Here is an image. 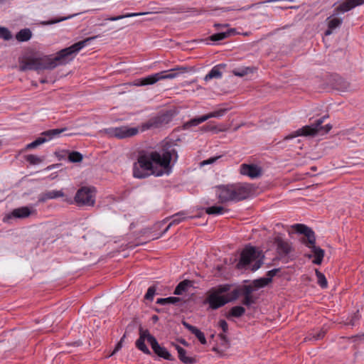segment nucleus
<instances>
[{"mask_svg":"<svg viewBox=\"0 0 364 364\" xmlns=\"http://www.w3.org/2000/svg\"><path fill=\"white\" fill-rule=\"evenodd\" d=\"M176 146L173 141L165 139L161 141L159 151L140 153L133 166L134 177L144 178L150 175H168L171 171V162L174 164L178 159Z\"/></svg>","mask_w":364,"mask_h":364,"instance_id":"nucleus-1","label":"nucleus"},{"mask_svg":"<svg viewBox=\"0 0 364 364\" xmlns=\"http://www.w3.org/2000/svg\"><path fill=\"white\" fill-rule=\"evenodd\" d=\"M97 38V36L89 37L75 43L70 47L60 50L54 58L46 55L42 58H29L20 64L19 69L21 71L51 70L58 65H65L73 60L79 51L87 45L88 42Z\"/></svg>","mask_w":364,"mask_h":364,"instance_id":"nucleus-2","label":"nucleus"},{"mask_svg":"<svg viewBox=\"0 0 364 364\" xmlns=\"http://www.w3.org/2000/svg\"><path fill=\"white\" fill-rule=\"evenodd\" d=\"M150 344L151 348L154 352L159 357L167 360H173V358L171 354L168 351V350L161 346L155 337L150 334L148 330H144L140 328L139 329V338L136 341V348L142 351L144 353L150 355L151 352L145 344V341Z\"/></svg>","mask_w":364,"mask_h":364,"instance_id":"nucleus-3","label":"nucleus"},{"mask_svg":"<svg viewBox=\"0 0 364 364\" xmlns=\"http://www.w3.org/2000/svg\"><path fill=\"white\" fill-rule=\"evenodd\" d=\"M292 228H294L296 232L304 235L301 241L309 248L311 249L314 256L313 263L316 264H321L324 257V251L319 247L316 246V237L314 232L311 228L303 224H295L292 225Z\"/></svg>","mask_w":364,"mask_h":364,"instance_id":"nucleus-4","label":"nucleus"},{"mask_svg":"<svg viewBox=\"0 0 364 364\" xmlns=\"http://www.w3.org/2000/svg\"><path fill=\"white\" fill-rule=\"evenodd\" d=\"M264 255L257 248L252 246L246 247L240 254V258L236 267L239 269H247L252 262L251 270H257L263 262Z\"/></svg>","mask_w":364,"mask_h":364,"instance_id":"nucleus-5","label":"nucleus"},{"mask_svg":"<svg viewBox=\"0 0 364 364\" xmlns=\"http://www.w3.org/2000/svg\"><path fill=\"white\" fill-rule=\"evenodd\" d=\"M326 117V116H323V117L317 119L314 124L306 125L297 129L293 133L286 136L284 139L289 140L299 136H314L320 132H322V134L328 133L331 129L332 126L330 124L321 126Z\"/></svg>","mask_w":364,"mask_h":364,"instance_id":"nucleus-6","label":"nucleus"},{"mask_svg":"<svg viewBox=\"0 0 364 364\" xmlns=\"http://www.w3.org/2000/svg\"><path fill=\"white\" fill-rule=\"evenodd\" d=\"M187 68L184 67H176L168 70H164L159 73H156L150 75H148L144 78H141L136 80L135 85L137 86H144L149 85H153L161 80L166 79H173L178 77V73L186 71Z\"/></svg>","mask_w":364,"mask_h":364,"instance_id":"nucleus-7","label":"nucleus"},{"mask_svg":"<svg viewBox=\"0 0 364 364\" xmlns=\"http://www.w3.org/2000/svg\"><path fill=\"white\" fill-rule=\"evenodd\" d=\"M102 132L109 137L123 139L136 135L139 133V129L137 127L122 126L117 127L106 128L104 129Z\"/></svg>","mask_w":364,"mask_h":364,"instance_id":"nucleus-8","label":"nucleus"},{"mask_svg":"<svg viewBox=\"0 0 364 364\" xmlns=\"http://www.w3.org/2000/svg\"><path fill=\"white\" fill-rule=\"evenodd\" d=\"M75 202L78 206H93L95 203V190L94 188L82 187L75 196Z\"/></svg>","mask_w":364,"mask_h":364,"instance_id":"nucleus-9","label":"nucleus"},{"mask_svg":"<svg viewBox=\"0 0 364 364\" xmlns=\"http://www.w3.org/2000/svg\"><path fill=\"white\" fill-rule=\"evenodd\" d=\"M66 129H54L45 131L41 133V136L34 140L33 142L26 145L27 149H35L37 146L43 144V143L48 141L54 138L58 137L59 135L65 131Z\"/></svg>","mask_w":364,"mask_h":364,"instance_id":"nucleus-10","label":"nucleus"},{"mask_svg":"<svg viewBox=\"0 0 364 364\" xmlns=\"http://www.w3.org/2000/svg\"><path fill=\"white\" fill-rule=\"evenodd\" d=\"M240 173L247 176L251 178H256L261 176L262 170V168L255 164H242L240 166Z\"/></svg>","mask_w":364,"mask_h":364,"instance_id":"nucleus-11","label":"nucleus"},{"mask_svg":"<svg viewBox=\"0 0 364 364\" xmlns=\"http://www.w3.org/2000/svg\"><path fill=\"white\" fill-rule=\"evenodd\" d=\"M232 191L233 201H239L247 198L250 191L248 187L243 184H231Z\"/></svg>","mask_w":364,"mask_h":364,"instance_id":"nucleus-12","label":"nucleus"},{"mask_svg":"<svg viewBox=\"0 0 364 364\" xmlns=\"http://www.w3.org/2000/svg\"><path fill=\"white\" fill-rule=\"evenodd\" d=\"M36 210L33 207L23 206L14 209L8 215L9 218L23 219L36 214Z\"/></svg>","mask_w":364,"mask_h":364,"instance_id":"nucleus-13","label":"nucleus"},{"mask_svg":"<svg viewBox=\"0 0 364 364\" xmlns=\"http://www.w3.org/2000/svg\"><path fill=\"white\" fill-rule=\"evenodd\" d=\"M274 244L277 246V252L281 257L287 256L292 250L291 243L280 236L275 237Z\"/></svg>","mask_w":364,"mask_h":364,"instance_id":"nucleus-14","label":"nucleus"},{"mask_svg":"<svg viewBox=\"0 0 364 364\" xmlns=\"http://www.w3.org/2000/svg\"><path fill=\"white\" fill-rule=\"evenodd\" d=\"M216 194L222 203L233 201L231 184L218 187Z\"/></svg>","mask_w":364,"mask_h":364,"instance_id":"nucleus-15","label":"nucleus"},{"mask_svg":"<svg viewBox=\"0 0 364 364\" xmlns=\"http://www.w3.org/2000/svg\"><path fill=\"white\" fill-rule=\"evenodd\" d=\"M338 12L333 11V14L327 18L328 29L325 31V36H330L333 31L341 26L343 23V18L338 17Z\"/></svg>","mask_w":364,"mask_h":364,"instance_id":"nucleus-16","label":"nucleus"},{"mask_svg":"<svg viewBox=\"0 0 364 364\" xmlns=\"http://www.w3.org/2000/svg\"><path fill=\"white\" fill-rule=\"evenodd\" d=\"M207 302L212 309H217L228 303V300L217 293L211 292L207 298Z\"/></svg>","mask_w":364,"mask_h":364,"instance_id":"nucleus-17","label":"nucleus"},{"mask_svg":"<svg viewBox=\"0 0 364 364\" xmlns=\"http://www.w3.org/2000/svg\"><path fill=\"white\" fill-rule=\"evenodd\" d=\"M363 4H364V0H346V1L341 4L338 6H337L334 11L338 12V14L340 13L344 14L348 11H350L355 6H360Z\"/></svg>","mask_w":364,"mask_h":364,"instance_id":"nucleus-18","label":"nucleus"},{"mask_svg":"<svg viewBox=\"0 0 364 364\" xmlns=\"http://www.w3.org/2000/svg\"><path fill=\"white\" fill-rule=\"evenodd\" d=\"M171 119V114L168 112L162 114L154 118L150 122V127H160L164 124H167Z\"/></svg>","mask_w":364,"mask_h":364,"instance_id":"nucleus-19","label":"nucleus"},{"mask_svg":"<svg viewBox=\"0 0 364 364\" xmlns=\"http://www.w3.org/2000/svg\"><path fill=\"white\" fill-rule=\"evenodd\" d=\"M182 324L188 329L191 333L194 334L195 336L199 340L201 344H205L207 343L206 338L204 333L196 326L191 325L186 321H183Z\"/></svg>","mask_w":364,"mask_h":364,"instance_id":"nucleus-20","label":"nucleus"},{"mask_svg":"<svg viewBox=\"0 0 364 364\" xmlns=\"http://www.w3.org/2000/svg\"><path fill=\"white\" fill-rule=\"evenodd\" d=\"M176 349L178 354L179 360L184 364H194L197 362L195 357L186 355V350L178 345H176Z\"/></svg>","mask_w":364,"mask_h":364,"instance_id":"nucleus-21","label":"nucleus"},{"mask_svg":"<svg viewBox=\"0 0 364 364\" xmlns=\"http://www.w3.org/2000/svg\"><path fill=\"white\" fill-rule=\"evenodd\" d=\"M225 67V64H219L214 66L210 72L205 76L204 80L209 81L212 79H220L222 77V72L221 68H224Z\"/></svg>","mask_w":364,"mask_h":364,"instance_id":"nucleus-22","label":"nucleus"},{"mask_svg":"<svg viewBox=\"0 0 364 364\" xmlns=\"http://www.w3.org/2000/svg\"><path fill=\"white\" fill-rule=\"evenodd\" d=\"M235 29L229 28L227 29L225 31H221L213 34L212 36H210V40L212 41H220L235 35Z\"/></svg>","mask_w":364,"mask_h":364,"instance_id":"nucleus-23","label":"nucleus"},{"mask_svg":"<svg viewBox=\"0 0 364 364\" xmlns=\"http://www.w3.org/2000/svg\"><path fill=\"white\" fill-rule=\"evenodd\" d=\"M191 218V216H187V214L184 211L178 212L174 215H173L170 219L171 220L170 223L168 224V227L166 228V230L170 228V227L173 225H176L179 224L180 223L184 221L187 218Z\"/></svg>","mask_w":364,"mask_h":364,"instance_id":"nucleus-24","label":"nucleus"},{"mask_svg":"<svg viewBox=\"0 0 364 364\" xmlns=\"http://www.w3.org/2000/svg\"><path fill=\"white\" fill-rule=\"evenodd\" d=\"M63 196L64 193L62 191L52 190L41 194L39 198V201L44 202L47 200L55 199L57 198L63 197Z\"/></svg>","mask_w":364,"mask_h":364,"instance_id":"nucleus-25","label":"nucleus"},{"mask_svg":"<svg viewBox=\"0 0 364 364\" xmlns=\"http://www.w3.org/2000/svg\"><path fill=\"white\" fill-rule=\"evenodd\" d=\"M32 33L29 28H23L19 31L16 35V38L19 42L28 41L31 39Z\"/></svg>","mask_w":364,"mask_h":364,"instance_id":"nucleus-26","label":"nucleus"},{"mask_svg":"<svg viewBox=\"0 0 364 364\" xmlns=\"http://www.w3.org/2000/svg\"><path fill=\"white\" fill-rule=\"evenodd\" d=\"M205 121H206V117H205V115H203L199 117L193 118V119L189 120L188 122L184 123L183 125V129H189L192 127H196L198 124H200V123L204 122Z\"/></svg>","mask_w":364,"mask_h":364,"instance_id":"nucleus-27","label":"nucleus"},{"mask_svg":"<svg viewBox=\"0 0 364 364\" xmlns=\"http://www.w3.org/2000/svg\"><path fill=\"white\" fill-rule=\"evenodd\" d=\"M245 313V309L241 306H233L227 315V318L235 317L240 318Z\"/></svg>","mask_w":364,"mask_h":364,"instance_id":"nucleus-28","label":"nucleus"},{"mask_svg":"<svg viewBox=\"0 0 364 364\" xmlns=\"http://www.w3.org/2000/svg\"><path fill=\"white\" fill-rule=\"evenodd\" d=\"M254 71L253 67H240L235 68L232 70V74L237 77H244L248 74L252 73Z\"/></svg>","mask_w":364,"mask_h":364,"instance_id":"nucleus-29","label":"nucleus"},{"mask_svg":"<svg viewBox=\"0 0 364 364\" xmlns=\"http://www.w3.org/2000/svg\"><path fill=\"white\" fill-rule=\"evenodd\" d=\"M191 287V282L188 280H184L180 282L176 287L173 294L176 295H181L183 293L187 291L188 288Z\"/></svg>","mask_w":364,"mask_h":364,"instance_id":"nucleus-30","label":"nucleus"},{"mask_svg":"<svg viewBox=\"0 0 364 364\" xmlns=\"http://www.w3.org/2000/svg\"><path fill=\"white\" fill-rule=\"evenodd\" d=\"M146 12H141V13H128L126 14L117 16H112V17H106L105 20L111 21H115L120 19H123L125 18H130V17H134V16H143L145 14H147Z\"/></svg>","mask_w":364,"mask_h":364,"instance_id":"nucleus-31","label":"nucleus"},{"mask_svg":"<svg viewBox=\"0 0 364 364\" xmlns=\"http://www.w3.org/2000/svg\"><path fill=\"white\" fill-rule=\"evenodd\" d=\"M180 299L178 297L170 296L167 298H160L156 301V304L161 305H167V304H175L180 301Z\"/></svg>","mask_w":364,"mask_h":364,"instance_id":"nucleus-32","label":"nucleus"},{"mask_svg":"<svg viewBox=\"0 0 364 364\" xmlns=\"http://www.w3.org/2000/svg\"><path fill=\"white\" fill-rule=\"evenodd\" d=\"M228 109H227V108L219 109H217L212 112H210L207 114H205V117H206V120H208L212 117L220 118V117H223V115H225V114L228 112Z\"/></svg>","mask_w":364,"mask_h":364,"instance_id":"nucleus-33","label":"nucleus"},{"mask_svg":"<svg viewBox=\"0 0 364 364\" xmlns=\"http://www.w3.org/2000/svg\"><path fill=\"white\" fill-rule=\"evenodd\" d=\"M316 275L317 277V283L318 284V285L323 289L326 288L328 287V282L325 275L321 272H319L318 269H316Z\"/></svg>","mask_w":364,"mask_h":364,"instance_id":"nucleus-34","label":"nucleus"},{"mask_svg":"<svg viewBox=\"0 0 364 364\" xmlns=\"http://www.w3.org/2000/svg\"><path fill=\"white\" fill-rule=\"evenodd\" d=\"M205 212L209 215H222L224 213V208L222 206L213 205L207 208Z\"/></svg>","mask_w":364,"mask_h":364,"instance_id":"nucleus-35","label":"nucleus"},{"mask_svg":"<svg viewBox=\"0 0 364 364\" xmlns=\"http://www.w3.org/2000/svg\"><path fill=\"white\" fill-rule=\"evenodd\" d=\"M271 282V279L262 277L253 281V285L256 289L262 288L267 286Z\"/></svg>","mask_w":364,"mask_h":364,"instance_id":"nucleus-36","label":"nucleus"},{"mask_svg":"<svg viewBox=\"0 0 364 364\" xmlns=\"http://www.w3.org/2000/svg\"><path fill=\"white\" fill-rule=\"evenodd\" d=\"M83 159L82 155L78 151H72L68 155V159L73 163L80 162Z\"/></svg>","mask_w":364,"mask_h":364,"instance_id":"nucleus-37","label":"nucleus"},{"mask_svg":"<svg viewBox=\"0 0 364 364\" xmlns=\"http://www.w3.org/2000/svg\"><path fill=\"white\" fill-rule=\"evenodd\" d=\"M325 335V331L323 330H320L316 333H311L306 338V340H314L318 341L323 338Z\"/></svg>","mask_w":364,"mask_h":364,"instance_id":"nucleus-38","label":"nucleus"},{"mask_svg":"<svg viewBox=\"0 0 364 364\" xmlns=\"http://www.w3.org/2000/svg\"><path fill=\"white\" fill-rule=\"evenodd\" d=\"M11 38L12 35L10 31L5 27L0 26V38H2L5 41H9L11 39Z\"/></svg>","mask_w":364,"mask_h":364,"instance_id":"nucleus-39","label":"nucleus"},{"mask_svg":"<svg viewBox=\"0 0 364 364\" xmlns=\"http://www.w3.org/2000/svg\"><path fill=\"white\" fill-rule=\"evenodd\" d=\"M254 291L253 287L251 285H245L240 289V294L243 296H252V293Z\"/></svg>","mask_w":364,"mask_h":364,"instance_id":"nucleus-40","label":"nucleus"},{"mask_svg":"<svg viewBox=\"0 0 364 364\" xmlns=\"http://www.w3.org/2000/svg\"><path fill=\"white\" fill-rule=\"evenodd\" d=\"M230 284H223L220 285L217 287V289L214 291H213V293H217L218 295H220L223 293H225L230 289Z\"/></svg>","mask_w":364,"mask_h":364,"instance_id":"nucleus-41","label":"nucleus"},{"mask_svg":"<svg viewBox=\"0 0 364 364\" xmlns=\"http://www.w3.org/2000/svg\"><path fill=\"white\" fill-rule=\"evenodd\" d=\"M26 161L31 164L36 165L40 164L42 159L36 155L30 154L26 156Z\"/></svg>","mask_w":364,"mask_h":364,"instance_id":"nucleus-42","label":"nucleus"},{"mask_svg":"<svg viewBox=\"0 0 364 364\" xmlns=\"http://www.w3.org/2000/svg\"><path fill=\"white\" fill-rule=\"evenodd\" d=\"M156 293V287L154 286H151L148 288L147 291L144 296V298L147 300H153L154 296Z\"/></svg>","mask_w":364,"mask_h":364,"instance_id":"nucleus-43","label":"nucleus"},{"mask_svg":"<svg viewBox=\"0 0 364 364\" xmlns=\"http://www.w3.org/2000/svg\"><path fill=\"white\" fill-rule=\"evenodd\" d=\"M240 289H234L230 294V298L229 299H227L228 300V302L230 301H235L236 300L239 296L240 295Z\"/></svg>","mask_w":364,"mask_h":364,"instance_id":"nucleus-44","label":"nucleus"},{"mask_svg":"<svg viewBox=\"0 0 364 364\" xmlns=\"http://www.w3.org/2000/svg\"><path fill=\"white\" fill-rule=\"evenodd\" d=\"M220 158V156L210 157L206 160L203 161L200 164H201V166L212 164L215 163Z\"/></svg>","mask_w":364,"mask_h":364,"instance_id":"nucleus-45","label":"nucleus"},{"mask_svg":"<svg viewBox=\"0 0 364 364\" xmlns=\"http://www.w3.org/2000/svg\"><path fill=\"white\" fill-rule=\"evenodd\" d=\"M255 301L252 298V296H244V299L242 300V304L245 306H250L251 304H254Z\"/></svg>","mask_w":364,"mask_h":364,"instance_id":"nucleus-46","label":"nucleus"},{"mask_svg":"<svg viewBox=\"0 0 364 364\" xmlns=\"http://www.w3.org/2000/svg\"><path fill=\"white\" fill-rule=\"evenodd\" d=\"M125 338V335H124L122 338L120 339V341L116 345L114 350L112 351V354L110 355H113L114 354H115L117 351H119L122 347V342L124 341Z\"/></svg>","mask_w":364,"mask_h":364,"instance_id":"nucleus-47","label":"nucleus"},{"mask_svg":"<svg viewBox=\"0 0 364 364\" xmlns=\"http://www.w3.org/2000/svg\"><path fill=\"white\" fill-rule=\"evenodd\" d=\"M77 15V14H75L70 15V16H66V17H63V18H59V19L53 20L50 22H49L48 24L59 23L60 21L72 18L73 17L76 16Z\"/></svg>","mask_w":364,"mask_h":364,"instance_id":"nucleus-48","label":"nucleus"},{"mask_svg":"<svg viewBox=\"0 0 364 364\" xmlns=\"http://www.w3.org/2000/svg\"><path fill=\"white\" fill-rule=\"evenodd\" d=\"M279 271V269H273L272 270L268 271L267 273L266 278H269L272 280V277H274Z\"/></svg>","mask_w":364,"mask_h":364,"instance_id":"nucleus-49","label":"nucleus"},{"mask_svg":"<svg viewBox=\"0 0 364 364\" xmlns=\"http://www.w3.org/2000/svg\"><path fill=\"white\" fill-rule=\"evenodd\" d=\"M219 326L223 329V332H226L228 329V323L225 320H220L219 321Z\"/></svg>","mask_w":364,"mask_h":364,"instance_id":"nucleus-50","label":"nucleus"},{"mask_svg":"<svg viewBox=\"0 0 364 364\" xmlns=\"http://www.w3.org/2000/svg\"><path fill=\"white\" fill-rule=\"evenodd\" d=\"M219 337H220V341H221V345L222 346H225L227 348L228 347V340L226 336L224 335V334H220Z\"/></svg>","mask_w":364,"mask_h":364,"instance_id":"nucleus-51","label":"nucleus"},{"mask_svg":"<svg viewBox=\"0 0 364 364\" xmlns=\"http://www.w3.org/2000/svg\"><path fill=\"white\" fill-rule=\"evenodd\" d=\"M339 80L343 84V85L340 87L342 90H346L348 88L349 85L347 82L344 81L343 79L340 78Z\"/></svg>","mask_w":364,"mask_h":364,"instance_id":"nucleus-52","label":"nucleus"},{"mask_svg":"<svg viewBox=\"0 0 364 364\" xmlns=\"http://www.w3.org/2000/svg\"><path fill=\"white\" fill-rule=\"evenodd\" d=\"M214 26L217 28V29H220V28H226L228 26V24H220V23H215L214 24Z\"/></svg>","mask_w":364,"mask_h":364,"instance_id":"nucleus-53","label":"nucleus"},{"mask_svg":"<svg viewBox=\"0 0 364 364\" xmlns=\"http://www.w3.org/2000/svg\"><path fill=\"white\" fill-rule=\"evenodd\" d=\"M358 316H357L356 314H355V315H354V316H353V318L351 319V321H350V323H350L351 326H354V325H355V321H356V320H358Z\"/></svg>","mask_w":364,"mask_h":364,"instance_id":"nucleus-54","label":"nucleus"},{"mask_svg":"<svg viewBox=\"0 0 364 364\" xmlns=\"http://www.w3.org/2000/svg\"><path fill=\"white\" fill-rule=\"evenodd\" d=\"M213 350L214 352L217 353H220V350H219V349H218V347H213Z\"/></svg>","mask_w":364,"mask_h":364,"instance_id":"nucleus-55","label":"nucleus"},{"mask_svg":"<svg viewBox=\"0 0 364 364\" xmlns=\"http://www.w3.org/2000/svg\"><path fill=\"white\" fill-rule=\"evenodd\" d=\"M157 318H157V316H154V320H156Z\"/></svg>","mask_w":364,"mask_h":364,"instance_id":"nucleus-56","label":"nucleus"}]
</instances>
